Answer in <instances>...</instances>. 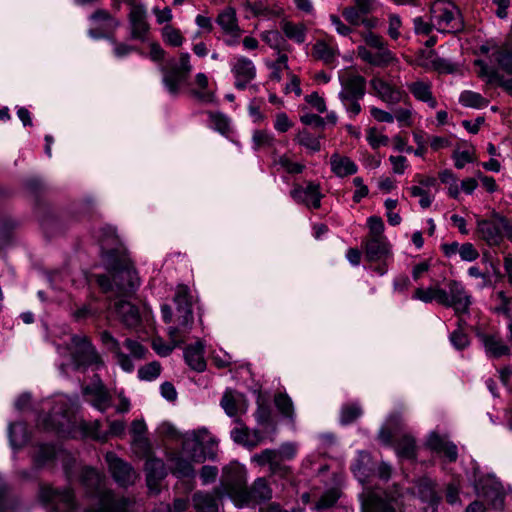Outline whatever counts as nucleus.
Wrapping results in <instances>:
<instances>
[{
	"instance_id": "obj_1",
	"label": "nucleus",
	"mask_w": 512,
	"mask_h": 512,
	"mask_svg": "<svg viewBox=\"0 0 512 512\" xmlns=\"http://www.w3.org/2000/svg\"><path fill=\"white\" fill-rule=\"evenodd\" d=\"M109 276L99 275L97 282L105 292H112L117 298L131 296L139 286V277L127 254L106 261Z\"/></svg>"
},
{
	"instance_id": "obj_2",
	"label": "nucleus",
	"mask_w": 512,
	"mask_h": 512,
	"mask_svg": "<svg viewBox=\"0 0 512 512\" xmlns=\"http://www.w3.org/2000/svg\"><path fill=\"white\" fill-rule=\"evenodd\" d=\"M221 484L225 493L236 503L243 505L250 498L254 500H268L272 496V491L264 478H258L250 491L246 487V479L239 469H224Z\"/></svg>"
},
{
	"instance_id": "obj_3",
	"label": "nucleus",
	"mask_w": 512,
	"mask_h": 512,
	"mask_svg": "<svg viewBox=\"0 0 512 512\" xmlns=\"http://www.w3.org/2000/svg\"><path fill=\"white\" fill-rule=\"evenodd\" d=\"M174 302L176 304V318L174 324L168 327L167 334L169 341L174 346H180L188 339L194 323L191 295L187 286H177Z\"/></svg>"
},
{
	"instance_id": "obj_4",
	"label": "nucleus",
	"mask_w": 512,
	"mask_h": 512,
	"mask_svg": "<svg viewBox=\"0 0 512 512\" xmlns=\"http://www.w3.org/2000/svg\"><path fill=\"white\" fill-rule=\"evenodd\" d=\"M477 234L489 246H499L503 240H512V221L493 210L486 219H477Z\"/></svg>"
},
{
	"instance_id": "obj_5",
	"label": "nucleus",
	"mask_w": 512,
	"mask_h": 512,
	"mask_svg": "<svg viewBox=\"0 0 512 512\" xmlns=\"http://www.w3.org/2000/svg\"><path fill=\"white\" fill-rule=\"evenodd\" d=\"M217 447L218 441L205 428L187 434L183 441V452H186L194 463H201L206 458L214 459Z\"/></svg>"
},
{
	"instance_id": "obj_6",
	"label": "nucleus",
	"mask_w": 512,
	"mask_h": 512,
	"mask_svg": "<svg viewBox=\"0 0 512 512\" xmlns=\"http://www.w3.org/2000/svg\"><path fill=\"white\" fill-rule=\"evenodd\" d=\"M430 12L431 21L439 32H457L463 27L459 9L449 0H435Z\"/></svg>"
},
{
	"instance_id": "obj_7",
	"label": "nucleus",
	"mask_w": 512,
	"mask_h": 512,
	"mask_svg": "<svg viewBox=\"0 0 512 512\" xmlns=\"http://www.w3.org/2000/svg\"><path fill=\"white\" fill-rule=\"evenodd\" d=\"M68 350L76 368L94 367L98 369L103 365L101 356L86 335H73Z\"/></svg>"
},
{
	"instance_id": "obj_8",
	"label": "nucleus",
	"mask_w": 512,
	"mask_h": 512,
	"mask_svg": "<svg viewBox=\"0 0 512 512\" xmlns=\"http://www.w3.org/2000/svg\"><path fill=\"white\" fill-rule=\"evenodd\" d=\"M446 286L447 290L443 289L440 305L452 307L456 314L467 313L471 305V296L464 286L456 280H449Z\"/></svg>"
},
{
	"instance_id": "obj_9",
	"label": "nucleus",
	"mask_w": 512,
	"mask_h": 512,
	"mask_svg": "<svg viewBox=\"0 0 512 512\" xmlns=\"http://www.w3.org/2000/svg\"><path fill=\"white\" fill-rule=\"evenodd\" d=\"M130 38L145 42L150 32V24L147 20L146 7L141 3H130L128 14Z\"/></svg>"
},
{
	"instance_id": "obj_10",
	"label": "nucleus",
	"mask_w": 512,
	"mask_h": 512,
	"mask_svg": "<svg viewBox=\"0 0 512 512\" xmlns=\"http://www.w3.org/2000/svg\"><path fill=\"white\" fill-rule=\"evenodd\" d=\"M89 20L92 26L88 35L93 39L108 38L120 26L119 20L104 9H97L90 15Z\"/></svg>"
},
{
	"instance_id": "obj_11",
	"label": "nucleus",
	"mask_w": 512,
	"mask_h": 512,
	"mask_svg": "<svg viewBox=\"0 0 512 512\" xmlns=\"http://www.w3.org/2000/svg\"><path fill=\"white\" fill-rule=\"evenodd\" d=\"M339 81L341 91L339 92L340 100H349L352 98H363L366 92V79L360 74L345 70L340 73Z\"/></svg>"
},
{
	"instance_id": "obj_12",
	"label": "nucleus",
	"mask_w": 512,
	"mask_h": 512,
	"mask_svg": "<svg viewBox=\"0 0 512 512\" xmlns=\"http://www.w3.org/2000/svg\"><path fill=\"white\" fill-rule=\"evenodd\" d=\"M97 238L106 261L119 258L122 254H127L114 227L110 225L101 227Z\"/></svg>"
},
{
	"instance_id": "obj_13",
	"label": "nucleus",
	"mask_w": 512,
	"mask_h": 512,
	"mask_svg": "<svg viewBox=\"0 0 512 512\" xmlns=\"http://www.w3.org/2000/svg\"><path fill=\"white\" fill-rule=\"evenodd\" d=\"M292 199L300 204H304L308 208L318 209L321 206V199L323 197L320 191V185L308 182L306 186L294 185L290 191Z\"/></svg>"
},
{
	"instance_id": "obj_14",
	"label": "nucleus",
	"mask_w": 512,
	"mask_h": 512,
	"mask_svg": "<svg viewBox=\"0 0 512 512\" xmlns=\"http://www.w3.org/2000/svg\"><path fill=\"white\" fill-rule=\"evenodd\" d=\"M370 86L374 94L387 104L395 105L405 95V92L400 87L379 76H375L370 80Z\"/></svg>"
},
{
	"instance_id": "obj_15",
	"label": "nucleus",
	"mask_w": 512,
	"mask_h": 512,
	"mask_svg": "<svg viewBox=\"0 0 512 512\" xmlns=\"http://www.w3.org/2000/svg\"><path fill=\"white\" fill-rule=\"evenodd\" d=\"M83 394L87 401L101 412L106 411L111 406L112 397L99 378L85 386Z\"/></svg>"
},
{
	"instance_id": "obj_16",
	"label": "nucleus",
	"mask_w": 512,
	"mask_h": 512,
	"mask_svg": "<svg viewBox=\"0 0 512 512\" xmlns=\"http://www.w3.org/2000/svg\"><path fill=\"white\" fill-rule=\"evenodd\" d=\"M231 72L235 78V87L243 90L256 77V67L252 60L237 56L231 64Z\"/></svg>"
},
{
	"instance_id": "obj_17",
	"label": "nucleus",
	"mask_w": 512,
	"mask_h": 512,
	"mask_svg": "<svg viewBox=\"0 0 512 512\" xmlns=\"http://www.w3.org/2000/svg\"><path fill=\"white\" fill-rule=\"evenodd\" d=\"M357 56L362 61L376 67H386L397 62L395 54L388 48V46L377 50H370L366 46H358Z\"/></svg>"
},
{
	"instance_id": "obj_18",
	"label": "nucleus",
	"mask_w": 512,
	"mask_h": 512,
	"mask_svg": "<svg viewBox=\"0 0 512 512\" xmlns=\"http://www.w3.org/2000/svg\"><path fill=\"white\" fill-rule=\"evenodd\" d=\"M106 461L109 465L112 476L117 483L122 486H127L135 481V471L131 468L130 465L123 462L114 453H107Z\"/></svg>"
},
{
	"instance_id": "obj_19",
	"label": "nucleus",
	"mask_w": 512,
	"mask_h": 512,
	"mask_svg": "<svg viewBox=\"0 0 512 512\" xmlns=\"http://www.w3.org/2000/svg\"><path fill=\"white\" fill-rule=\"evenodd\" d=\"M40 498L45 502H54L62 505L66 512H75L76 503L74 494L70 489L59 491L51 487H43L40 492Z\"/></svg>"
},
{
	"instance_id": "obj_20",
	"label": "nucleus",
	"mask_w": 512,
	"mask_h": 512,
	"mask_svg": "<svg viewBox=\"0 0 512 512\" xmlns=\"http://www.w3.org/2000/svg\"><path fill=\"white\" fill-rule=\"evenodd\" d=\"M115 313L119 320L128 328H137L141 322L138 308L120 297L114 304Z\"/></svg>"
},
{
	"instance_id": "obj_21",
	"label": "nucleus",
	"mask_w": 512,
	"mask_h": 512,
	"mask_svg": "<svg viewBox=\"0 0 512 512\" xmlns=\"http://www.w3.org/2000/svg\"><path fill=\"white\" fill-rule=\"evenodd\" d=\"M231 438L234 442L244 445L248 448H254L263 441V435L260 431H250L249 428L237 421L236 427L231 430Z\"/></svg>"
},
{
	"instance_id": "obj_22",
	"label": "nucleus",
	"mask_w": 512,
	"mask_h": 512,
	"mask_svg": "<svg viewBox=\"0 0 512 512\" xmlns=\"http://www.w3.org/2000/svg\"><path fill=\"white\" fill-rule=\"evenodd\" d=\"M417 64L429 71H437L439 73H449L453 71L452 65L443 58H440L435 51H423L417 57Z\"/></svg>"
},
{
	"instance_id": "obj_23",
	"label": "nucleus",
	"mask_w": 512,
	"mask_h": 512,
	"mask_svg": "<svg viewBox=\"0 0 512 512\" xmlns=\"http://www.w3.org/2000/svg\"><path fill=\"white\" fill-rule=\"evenodd\" d=\"M364 249L369 261L385 260L391 255V248L387 238L366 239Z\"/></svg>"
},
{
	"instance_id": "obj_24",
	"label": "nucleus",
	"mask_w": 512,
	"mask_h": 512,
	"mask_svg": "<svg viewBox=\"0 0 512 512\" xmlns=\"http://www.w3.org/2000/svg\"><path fill=\"white\" fill-rule=\"evenodd\" d=\"M407 88L416 100L427 103L432 109L437 107V100L432 94L430 81L416 80L409 83Z\"/></svg>"
},
{
	"instance_id": "obj_25",
	"label": "nucleus",
	"mask_w": 512,
	"mask_h": 512,
	"mask_svg": "<svg viewBox=\"0 0 512 512\" xmlns=\"http://www.w3.org/2000/svg\"><path fill=\"white\" fill-rule=\"evenodd\" d=\"M147 427L143 420H134L131 424L132 445L137 453L148 456L150 451L149 441L145 436Z\"/></svg>"
},
{
	"instance_id": "obj_26",
	"label": "nucleus",
	"mask_w": 512,
	"mask_h": 512,
	"mask_svg": "<svg viewBox=\"0 0 512 512\" xmlns=\"http://www.w3.org/2000/svg\"><path fill=\"white\" fill-rule=\"evenodd\" d=\"M331 171L340 178L354 175L358 171V166L349 157L339 153H333L330 157Z\"/></svg>"
},
{
	"instance_id": "obj_27",
	"label": "nucleus",
	"mask_w": 512,
	"mask_h": 512,
	"mask_svg": "<svg viewBox=\"0 0 512 512\" xmlns=\"http://www.w3.org/2000/svg\"><path fill=\"white\" fill-rule=\"evenodd\" d=\"M369 12L362 11L358 6H348L342 10V16L352 26L363 25L367 29L376 27L377 20L375 18H367Z\"/></svg>"
},
{
	"instance_id": "obj_28",
	"label": "nucleus",
	"mask_w": 512,
	"mask_h": 512,
	"mask_svg": "<svg viewBox=\"0 0 512 512\" xmlns=\"http://www.w3.org/2000/svg\"><path fill=\"white\" fill-rule=\"evenodd\" d=\"M186 363L195 371L202 372L206 368L204 359V345L201 341H197L193 345L186 347L184 351Z\"/></svg>"
},
{
	"instance_id": "obj_29",
	"label": "nucleus",
	"mask_w": 512,
	"mask_h": 512,
	"mask_svg": "<svg viewBox=\"0 0 512 512\" xmlns=\"http://www.w3.org/2000/svg\"><path fill=\"white\" fill-rule=\"evenodd\" d=\"M297 444L293 442H285L281 444L279 449H265L261 451L263 459H279L281 461H290L297 455Z\"/></svg>"
},
{
	"instance_id": "obj_30",
	"label": "nucleus",
	"mask_w": 512,
	"mask_h": 512,
	"mask_svg": "<svg viewBox=\"0 0 512 512\" xmlns=\"http://www.w3.org/2000/svg\"><path fill=\"white\" fill-rule=\"evenodd\" d=\"M195 85L197 88L190 91L192 97L202 103H213L215 101V93L208 89V77L204 73L195 75Z\"/></svg>"
},
{
	"instance_id": "obj_31",
	"label": "nucleus",
	"mask_w": 512,
	"mask_h": 512,
	"mask_svg": "<svg viewBox=\"0 0 512 512\" xmlns=\"http://www.w3.org/2000/svg\"><path fill=\"white\" fill-rule=\"evenodd\" d=\"M147 483L150 488L155 487L166 475L165 466L162 460L148 457L145 462Z\"/></svg>"
},
{
	"instance_id": "obj_32",
	"label": "nucleus",
	"mask_w": 512,
	"mask_h": 512,
	"mask_svg": "<svg viewBox=\"0 0 512 512\" xmlns=\"http://www.w3.org/2000/svg\"><path fill=\"white\" fill-rule=\"evenodd\" d=\"M251 461L256 463L259 466H269V470L271 474L286 478L291 474V468L290 466L284 464V461H281L279 459H272L266 460L262 458V453L254 454L251 458Z\"/></svg>"
},
{
	"instance_id": "obj_33",
	"label": "nucleus",
	"mask_w": 512,
	"mask_h": 512,
	"mask_svg": "<svg viewBox=\"0 0 512 512\" xmlns=\"http://www.w3.org/2000/svg\"><path fill=\"white\" fill-rule=\"evenodd\" d=\"M481 341L486 353L491 357L499 358L510 353V348L496 335H482Z\"/></svg>"
},
{
	"instance_id": "obj_34",
	"label": "nucleus",
	"mask_w": 512,
	"mask_h": 512,
	"mask_svg": "<svg viewBox=\"0 0 512 512\" xmlns=\"http://www.w3.org/2000/svg\"><path fill=\"white\" fill-rule=\"evenodd\" d=\"M284 35L291 41L301 45L306 41L307 27L303 23L282 21L280 24Z\"/></svg>"
},
{
	"instance_id": "obj_35",
	"label": "nucleus",
	"mask_w": 512,
	"mask_h": 512,
	"mask_svg": "<svg viewBox=\"0 0 512 512\" xmlns=\"http://www.w3.org/2000/svg\"><path fill=\"white\" fill-rule=\"evenodd\" d=\"M217 24L221 27L223 32L226 33H238L241 30L236 10L233 7H227L219 13L216 19Z\"/></svg>"
},
{
	"instance_id": "obj_36",
	"label": "nucleus",
	"mask_w": 512,
	"mask_h": 512,
	"mask_svg": "<svg viewBox=\"0 0 512 512\" xmlns=\"http://www.w3.org/2000/svg\"><path fill=\"white\" fill-rule=\"evenodd\" d=\"M186 80L185 75L173 68L165 70L163 75V83L171 95H177L180 91L182 83Z\"/></svg>"
},
{
	"instance_id": "obj_37",
	"label": "nucleus",
	"mask_w": 512,
	"mask_h": 512,
	"mask_svg": "<svg viewBox=\"0 0 512 512\" xmlns=\"http://www.w3.org/2000/svg\"><path fill=\"white\" fill-rule=\"evenodd\" d=\"M260 36L262 41L277 51V54L291 51L290 45L286 43L278 31H264Z\"/></svg>"
},
{
	"instance_id": "obj_38",
	"label": "nucleus",
	"mask_w": 512,
	"mask_h": 512,
	"mask_svg": "<svg viewBox=\"0 0 512 512\" xmlns=\"http://www.w3.org/2000/svg\"><path fill=\"white\" fill-rule=\"evenodd\" d=\"M336 55L337 50L324 41H317L312 48V56L325 64L333 63Z\"/></svg>"
},
{
	"instance_id": "obj_39",
	"label": "nucleus",
	"mask_w": 512,
	"mask_h": 512,
	"mask_svg": "<svg viewBox=\"0 0 512 512\" xmlns=\"http://www.w3.org/2000/svg\"><path fill=\"white\" fill-rule=\"evenodd\" d=\"M441 296H443V288L436 285L427 288H417L413 294V299L422 301L424 303H430L435 300L440 304Z\"/></svg>"
},
{
	"instance_id": "obj_40",
	"label": "nucleus",
	"mask_w": 512,
	"mask_h": 512,
	"mask_svg": "<svg viewBox=\"0 0 512 512\" xmlns=\"http://www.w3.org/2000/svg\"><path fill=\"white\" fill-rule=\"evenodd\" d=\"M395 450L400 458L414 459L416 457L415 439L410 435H404L398 440Z\"/></svg>"
},
{
	"instance_id": "obj_41",
	"label": "nucleus",
	"mask_w": 512,
	"mask_h": 512,
	"mask_svg": "<svg viewBox=\"0 0 512 512\" xmlns=\"http://www.w3.org/2000/svg\"><path fill=\"white\" fill-rule=\"evenodd\" d=\"M492 56L504 71L512 74V45H504L496 48Z\"/></svg>"
},
{
	"instance_id": "obj_42",
	"label": "nucleus",
	"mask_w": 512,
	"mask_h": 512,
	"mask_svg": "<svg viewBox=\"0 0 512 512\" xmlns=\"http://www.w3.org/2000/svg\"><path fill=\"white\" fill-rule=\"evenodd\" d=\"M194 506L198 512H217L216 497L206 493H196L193 496Z\"/></svg>"
},
{
	"instance_id": "obj_43",
	"label": "nucleus",
	"mask_w": 512,
	"mask_h": 512,
	"mask_svg": "<svg viewBox=\"0 0 512 512\" xmlns=\"http://www.w3.org/2000/svg\"><path fill=\"white\" fill-rule=\"evenodd\" d=\"M241 398V394L235 393L232 390L225 391L220 404L227 415H229L230 417L237 415Z\"/></svg>"
},
{
	"instance_id": "obj_44",
	"label": "nucleus",
	"mask_w": 512,
	"mask_h": 512,
	"mask_svg": "<svg viewBox=\"0 0 512 512\" xmlns=\"http://www.w3.org/2000/svg\"><path fill=\"white\" fill-rule=\"evenodd\" d=\"M295 142L311 152H318L321 149L320 138L303 129L295 136Z\"/></svg>"
},
{
	"instance_id": "obj_45",
	"label": "nucleus",
	"mask_w": 512,
	"mask_h": 512,
	"mask_svg": "<svg viewBox=\"0 0 512 512\" xmlns=\"http://www.w3.org/2000/svg\"><path fill=\"white\" fill-rule=\"evenodd\" d=\"M211 127L222 135L228 136L231 132L229 118L220 112H208Z\"/></svg>"
},
{
	"instance_id": "obj_46",
	"label": "nucleus",
	"mask_w": 512,
	"mask_h": 512,
	"mask_svg": "<svg viewBox=\"0 0 512 512\" xmlns=\"http://www.w3.org/2000/svg\"><path fill=\"white\" fill-rule=\"evenodd\" d=\"M365 512H396L390 502L373 493L365 504Z\"/></svg>"
},
{
	"instance_id": "obj_47",
	"label": "nucleus",
	"mask_w": 512,
	"mask_h": 512,
	"mask_svg": "<svg viewBox=\"0 0 512 512\" xmlns=\"http://www.w3.org/2000/svg\"><path fill=\"white\" fill-rule=\"evenodd\" d=\"M278 411L290 421H294L295 413L291 398L287 394L279 393L274 398Z\"/></svg>"
},
{
	"instance_id": "obj_48",
	"label": "nucleus",
	"mask_w": 512,
	"mask_h": 512,
	"mask_svg": "<svg viewBox=\"0 0 512 512\" xmlns=\"http://www.w3.org/2000/svg\"><path fill=\"white\" fill-rule=\"evenodd\" d=\"M161 35L163 38V41L170 46L173 47H180L184 42V37L181 33V31L170 25L167 24L161 29Z\"/></svg>"
},
{
	"instance_id": "obj_49",
	"label": "nucleus",
	"mask_w": 512,
	"mask_h": 512,
	"mask_svg": "<svg viewBox=\"0 0 512 512\" xmlns=\"http://www.w3.org/2000/svg\"><path fill=\"white\" fill-rule=\"evenodd\" d=\"M459 102L466 107L471 108H483L488 105V101L482 97L481 94L473 92V91H463L460 94Z\"/></svg>"
},
{
	"instance_id": "obj_50",
	"label": "nucleus",
	"mask_w": 512,
	"mask_h": 512,
	"mask_svg": "<svg viewBox=\"0 0 512 512\" xmlns=\"http://www.w3.org/2000/svg\"><path fill=\"white\" fill-rule=\"evenodd\" d=\"M81 479L82 483L91 491H101L102 476L95 469H83Z\"/></svg>"
},
{
	"instance_id": "obj_51",
	"label": "nucleus",
	"mask_w": 512,
	"mask_h": 512,
	"mask_svg": "<svg viewBox=\"0 0 512 512\" xmlns=\"http://www.w3.org/2000/svg\"><path fill=\"white\" fill-rule=\"evenodd\" d=\"M363 411L358 403H348L342 406L340 413V421L347 425L358 419Z\"/></svg>"
},
{
	"instance_id": "obj_52",
	"label": "nucleus",
	"mask_w": 512,
	"mask_h": 512,
	"mask_svg": "<svg viewBox=\"0 0 512 512\" xmlns=\"http://www.w3.org/2000/svg\"><path fill=\"white\" fill-rule=\"evenodd\" d=\"M274 136L266 130H255L252 134V143L254 150L270 148L274 145Z\"/></svg>"
},
{
	"instance_id": "obj_53",
	"label": "nucleus",
	"mask_w": 512,
	"mask_h": 512,
	"mask_svg": "<svg viewBox=\"0 0 512 512\" xmlns=\"http://www.w3.org/2000/svg\"><path fill=\"white\" fill-rule=\"evenodd\" d=\"M189 460L182 457H178L174 460L173 473L178 477H190L194 475V468L192 463L194 462L191 457L184 452Z\"/></svg>"
},
{
	"instance_id": "obj_54",
	"label": "nucleus",
	"mask_w": 512,
	"mask_h": 512,
	"mask_svg": "<svg viewBox=\"0 0 512 512\" xmlns=\"http://www.w3.org/2000/svg\"><path fill=\"white\" fill-rule=\"evenodd\" d=\"M274 165L279 166L281 169L289 174H300L304 170V165L292 161L287 155H280L274 160Z\"/></svg>"
},
{
	"instance_id": "obj_55",
	"label": "nucleus",
	"mask_w": 512,
	"mask_h": 512,
	"mask_svg": "<svg viewBox=\"0 0 512 512\" xmlns=\"http://www.w3.org/2000/svg\"><path fill=\"white\" fill-rule=\"evenodd\" d=\"M369 233L366 239L386 238L384 235V222L379 216H370L367 219Z\"/></svg>"
},
{
	"instance_id": "obj_56",
	"label": "nucleus",
	"mask_w": 512,
	"mask_h": 512,
	"mask_svg": "<svg viewBox=\"0 0 512 512\" xmlns=\"http://www.w3.org/2000/svg\"><path fill=\"white\" fill-rule=\"evenodd\" d=\"M401 423V417L398 414L390 415L385 426H383L378 434L380 441L386 445L391 443L392 431L390 426H398Z\"/></svg>"
},
{
	"instance_id": "obj_57",
	"label": "nucleus",
	"mask_w": 512,
	"mask_h": 512,
	"mask_svg": "<svg viewBox=\"0 0 512 512\" xmlns=\"http://www.w3.org/2000/svg\"><path fill=\"white\" fill-rule=\"evenodd\" d=\"M161 372V365L157 361L150 362L138 370V376L142 380L151 381L156 379Z\"/></svg>"
},
{
	"instance_id": "obj_58",
	"label": "nucleus",
	"mask_w": 512,
	"mask_h": 512,
	"mask_svg": "<svg viewBox=\"0 0 512 512\" xmlns=\"http://www.w3.org/2000/svg\"><path fill=\"white\" fill-rule=\"evenodd\" d=\"M339 499V492L336 489L326 491L315 504V509L326 510L335 505Z\"/></svg>"
},
{
	"instance_id": "obj_59",
	"label": "nucleus",
	"mask_w": 512,
	"mask_h": 512,
	"mask_svg": "<svg viewBox=\"0 0 512 512\" xmlns=\"http://www.w3.org/2000/svg\"><path fill=\"white\" fill-rule=\"evenodd\" d=\"M277 55L276 61L270 65V68L272 69L271 78L276 81H280L281 71L289 69L288 56L285 52L278 53Z\"/></svg>"
},
{
	"instance_id": "obj_60",
	"label": "nucleus",
	"mask_w": 512,
	"mask_h": 512,
	"mask_svg": "<svg viewBox=\"0 0 512 512\" xmlns=\"http://www.w3.org/2000/svg\"><path fill=\"white\" fill-rule=\"evenodd\" d=\"M362 38L365 45L370 50H377L388 46L385 40L380 36L371 31L362 33Z\"/></svg>"
},
{
	"instance_id": "obj_61",
	"label": "nucleus",
	"mask_w": 512,
	"mask_h": 512,
	"mask_svg": "<svg viewBox=\"0 0 512 512\" xmlns=\"http://www.w3.org/2000/svg\"><path fill=\"white\" fill-rule=\"evenodd\" d=\"M367 141L373 149L388 145L389 138L377 131L376 128H369L367 131Z\"/></svg>"
},
{
	"instance_id": "obj_62",
	"label": "nucleus",
	"mask_w": 512,
	"mask_h": 512,
	"mask_svg": "<svg viewBox=\"0 0 512 512\" xmlns=\"http://www.w3.org/2000/svg\"><path fill=\"white\" fill-rule=\"evenodd\" d=\"M244 7L245 9L249 10L255 17H266L272 14V11L262 1L251 2L250 0H245Z\"/></svg>"
},
{
	"instance_id": "obj_63",
	"label": "nucleus",
	"mask_w": 512,
	"mask_h": 512,
	"mask_svg": "<svg viewBox=\"0 0 512 512\" xmlns=\"http://www.w3.org/2000/svg\"><path fill=\"white\" fill-rule=\"evenodd\" d=\"M175 347L176 346H174V344L171 342L169 344L165 343V341L160 337L154 338L152 340V348L161 357L170 355Z\"/></svg>"
},
{
	"instance_id": "obj_64",
	"label": "nucleus",
	"mask_w": 512,
	"mask_h": 512,
	"mask_svg": "<svg viewBox=\"0 0 512 512\" xmlns=\"http://www.w3.org/2000/svg\"><path fill=\"white\" fill-rule=\"evenodd\" d=\"M452 158L454 159L455 167L458 169H462L466 164L474 161L473 154L469 150H455L453 152Z\"/></svg>"
}]
</instances>
